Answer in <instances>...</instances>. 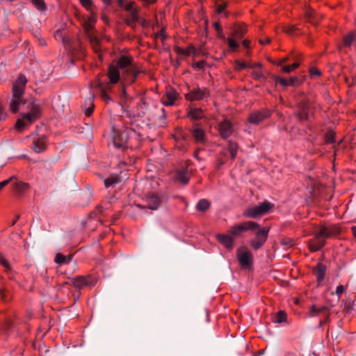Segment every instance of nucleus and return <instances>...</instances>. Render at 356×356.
Here are the masks:
<instances>
[{"label": "nucleus", "mask_w": 356, "mask_h": 356, "mask_svg": "<svg viewBox=\"0 0 356 356\" xmlns=\"http://www.w3.org/2000/svg\"><path fill=\"white\" fill-rule=\"evenodd\" d=\"M140 72V68L134 63L131 56L122 55L115 59L108 67L109 83L111 84L118 83L120 80V73L122 80L133 83Z\"/></svg>", "instance_id": "nucleus-1"}, {"label": "nucleus", "mask_w": 356, "mask_h": 356, "mask_svg": "<svg viewBox=\"0 0 356 356\" xmlns=\"http://www.w3.org/2000/svg\"><path fill=\"white\" fill-rule=\"evenodd\" d=\"M26 112L16 121L15 129L22 132L41 117V106L34 100L26 102Z\"/></svg>", "instance_id": "nucleus-2"}, {"label": "nucleus", "mask_w": 356, "mask_h": 356, "mask_svg": "<svg viewBox=\"0 0 356 356\" xmlns=\"http://www.w3.org/2000/svg\"><path fill=\"white\" fill-rule=\"evenodd\" d=\"M339 232L340 229L337 225L321 227L314 238L309 240L308 243L309 250L312 252L320 250L325 245L327 238L337 235Z\"/></svg>", "instance_id": "nucleus-3"}, {"label": "nucleus", "mask_w": 356, "mask_h": 356, "mask_svg": "<svg viewBox=\"0 0 356 356\" xmlns=\"http://www.w3.org/2000/svg\"><path fill=\"white\" fill-rule=\"evenodd\" d=\"M259 228V225L254 221H246L231 226L229 229V234L236 238L243 237L244 234L249 230H255Z\"/></svg>", "instance_id": "nucleus-4"}, {"label": "nucleus", "mask_w": 356, "mask_h": 356, "mask_svg": "<svg viewBox=\"0 0 356 356\" xmlns=\"http://www.w3.org/2000/svg\"><path fill=\"white\" fill-rule=\"evenodd\" d=\"M129 129H113V145L115 148H125L127 147V142L129 135Z\"/></svg>", "instance_id": "nucleus-5"}, {"label": "nucleus", "mask_w": 356, "mask_h": 356, "mask_svg": "<svg viewBox=\"0 0 356 356\" xmlns=\"http://www.w3.org/2000/svg\"><path fill=\"white\" fill-rule=\"evenodd\" d=\"M237 259L243 268H248L252 263L253 255L245 246L240 247L236 250Z\"/></svg>", "instance_id": "nucleus-6"}, {"label": "nucleus", "mask_w": 356, "mask_h": 356, "mask_svg": "<svg viewBox=\"0 0 356 356\" xmlns=\"http://www.w3.org/2000/svg\"><path fill=\"white\" fill-rule=\"evenodd\" d=\"M257 229L255 238L250 242V246L254 250L259 249L266 243L269 232V227H267Z\"/></svg>", "instance_id": "nucleus-7"}, {"label": "nucleus", "mask_w": 356, "mask_h": 356, "mask_svg": "<svg viewBox=\"0 0 356 356\" xmlns=\"http://www.w3.org/2000/svg\"><path fill=\"white\" fill-rule=\"evenodd\" d=\"M209 90L207 88L195 87L186 93L185 97L191 102L199 101L209 97Z\"/></svg>", "instance_id": "nucleus-8"}, {"label": "nucleus", "mask_w": 356, "mask_h": 356, "mask_svg": "<svg viewBox=\"0 0 356 356\" xmlns=\"http://www.w3.org/2000/svg\"><path fill=\"white\" fill-rule=\"evenodd\" d=\"M26 83L27 79L26 76L23 74H19L17 79L13 83L12 95H14L15 97H23Z\"/></svg>", "instance_id": "nucleus-9"}, {"label": "nucleus", "mask_w": 356, "mask_h": 356, "mask_svg": "<svg viewBox=\"0 0 356 356\" xmlns=\"http://www.w3.org/2000/svg\"><path fill=\"white\" fill-rule=\"evenodd\" d=\"M270 115V113L268 110H261L252 112L250 114L248 121L252 124H259L260 122Z\"/></svg>", "instance_id": "nucleus-10"}, {"label": "nucleus", "mask_w": 356, "mask_h": 356, "mask_svg": "<svg viewBox=\"0 0 356 356\" xmlns=\"http://www.w3.org/2000/svg\"><path fill=\"white\" fill-rule=\"evenodd\" d=\"M145 205H138L140 208H148L152 210L156 209L160 204V199L158 195L155 194L147 195L145 197Z\"/></svg>", "instance_id": "nucleus-11"}, {"label": "nucleus", "mask_w": 356, "mask_h": 356, "mask_svg": "<svg viewBox=\"0 0 356 356\" xmlns=\"http://www.w3.org/2000/svg\"><path fill=\"white\" fill-rule=\"evenodd\" d=\"M179 94L173 88L167 89L161 99L162 103L165 106H172L175 104Z\"/></svg>", "instance_id": "nucleus-12"}, {"label": "nucleus", "mask_w": 356, "mask_h": 356, "mask_svg": "<svg viewBox=\"0 0 356 356\" xmlns=\"http://www.w3.org/2000/svg\"><path fill=\"white\" fill-rule=\"evenodd\" d=\"M47 138L46 136H40L33 140L32 149L37 153H41L44 151L47 147Z\"/></svg>", "instance_id": "nucleus-13"}, {"label": "nucleus", "mask_w": 356, "mask_h": 356, "mask_svg": "<svg viewBox=\"0 0 356 356\" xmlns=\"http://www.w3.org/2000/svg\"><path fill=\"white\" fill-rule=\"evenodd\" d=\"M218 131L222 138H229L233 133L231 122L226 120L220 122L218 125Z\"/></svg>", "instance_id": "nucleus-14"}, {"label": "nucleus", "mask_w": 356, "mask_h": 356, "mask_svg": "<svg viewBox=\"0 0 356 356\" xmlns=\"http://www.w3.org/2000/svg\"><path fill=\"white\" fill-rule=\"evenodd\" d=\"M216 238L227 249H228V250L233 249V248L234 246V238L230 234H219L216 235Z\"/></svg>", "instance_id": "nucleus-15"}, {"label": "nucleus", "mask_w": 356, "mask_h": 356, "mask_svg": "<svg viewBox=\"0 0 356 356\" xmlns=\"http://www.w3.org/2000/svg\"><path fill=\"white\" fill-rule=\"evenodd\" d=\"M26 102L24 101L22 97L12 95L9 103V109L13 113H17L20 108L22 104H26Z\"/></svg>", "instance_id": "nucleus-16"}, {"label": "nucleus", "mask_w": 356, "mask_h": 356, "mask_svg": "<svg viewBox=\"0 0 356 356\" xmlns=\"http://www.w3.org/2000/svg\"><path fill=\"white\" fill-rule=\"evenodd\" d=\"M247 33V27L244 24H235L233 27V32L232 36L238 40L241 39L243 35Z\"/></svg>", "instance_id": "nucleus-17"}, {"label": "nucleus", "mask_w": 356, "mask_h": 356, "mask_svg": "<svg viewBox=\"0 0 356 356\" xmlns=\"http://www.w3.org/2000/svg\"><path fill=\"white\" fill-rule=\"evenodd\" d=\"M193 136L196 143L203 144L205 142L204 131L197 125L193 127Z\"/></svg>", "instance_id": "nucleus-18"}, {"label": "nucleus", "mask_w": 356, "mask_h": 356, "mask_svg": "<svg viewBox=\"0 0 356 356\" xmlns=\"http://www.w3.org/2000/svg\"><path fill=\"white\" fill-rule=\"evenodd\" d=\"M325 272L326 266L322 263H318L315 268L316 281L318 285L324 280Z\"/></svg>", "instance_id": "nucleus-19"}, {"label": "nucleus", "mask_w": 356, "mask_h": 356, "mask_svg": "<svg viewBox=\"0 0 356 356\" xmlns=\"http://www.w3.org/2000/svg\"><path fill=\"white\" fill-rule=\"evenodd\" d=\"M249 68H252V78L257 80H259L264 78L263 71L261 69V65L260 63H254L249 65Z\"/></svg>", "instance_id": "nucleus-20"}, {"label": "nucleus", "mask_w": 356, "mask_h": 356, "mask_svg": "<svg viewBox=\"0 0 356 356\" xmlns=\"http://www.w3.org/2000/svg\"><path fill=\"white\" fill-rule=\"evenodd\" d=\"M243 216L247 218H256L261 215V212L259 211L257 205L251 206L247 208L244 212Z\"/></svg>", "instance_id": "nucleus-21"}, {"label": "nucleus", "mask_w": 356, "mask_h": 356, "mask_svg": "<svg viewBox=\"0 0 356 356\" xmlns=\"http://www.w3.org/2000/svg\"><path fill=\"white\" fill-rule=\"evenodd\" d=\"M90 277L79 276L73 279V284L75 287L82 288L90 284Z\"/></svg>", "instance_id": "nucleus-22"}, {"label": "nucleus", "mask_w": 356, "mask_h": 356, "mask_svg": "<svg viewBox=\"0 0 356 356\" xmlns=\"http://www.w3.org/2000/svg\"><path fill=\"white\" fill-rule=\"evenodd\" d=\"M30 185L28 183L21 181H15L13 185V190L17 193H23L28 191Z\"/></svg>", "instance_id": "nucleus-23"}, {"label": "nucleus", "mask_w": 356, "mask_h": 356, "mask_svg": "<svg viewBox=\"0 0 356 356\" xmlns=\"http://www.w3.org/2000/svg\"><path fill=\"white\" fill-rule=\"evenodd\" d=\"M327 310L328 307L327 306L316 307L313 305L309 307V316L311 317L317 316L319 314L327 312Z\"/></svg>", "instance_id": "nucleus-24"}, {"label": "nucleus", "mask_w": 356, "mask_h": 356, "mask_svg": "<svg viewBox=\"0 0 356 356\" xmlns=\"http://www.w3.org/2000/svg\"><path fill=\"white\" fill-rule=\"evenodd\" d=\"M238 145L236 143L229 140L227 149L230 153V156L232 160L236 157Z\"/></svg>", "instance_id": "nucleus-25"}, {"label": "nucleus", "mask_w": 356, "mask_h": 356, "mask_svg": "<svg viewBox=\"0 0 356 356\" xmlns=\"http://www.w3.org/2000/svg\"><path fill=\"white\" fill-rule=\"evenodd\" d=\"M120 182V178L117 175H111L109 177L105 179L104 186L106 188H110L115 186Z\"/></svg>", "instance_id": "nucleus-26"}, {"label": "nucleus", "mask_w": 356, "mask_h": 356, "mask_svg": "<svg viewBox=\"0 0 356 356\" xmlns=\"http://www.w3.org/2000/svg\"><path fill=\"white\" fill-rule=\"evenodd\" d=\"M257 206L262 216L267 213L273 207V204L268 201H264Z\"/></svg>", "instance_id": "nucleus-27"}, {"label": "nucleus", "mask_w": 356, "mask_h": 356, "mask_svg": "<svg viewBox=\"0 0 356 356\" xmlns=\"http://www.w3.org/2000/svg\"><path fill=\"white\" fill-rule=\"evenodd\" d=\"M355 39V34L353 32H350L346 35L343 39V47H349L353 43Z\"/></svg>", "instance_id": "nucleus-28"}, {"label": "nucleus", "mask_w": 356, "mask_h": 356, "mask_svg": "<svg viewBox=\"0 0 356 356\" xmlns=\"http://www.w3.org/2000/svg\"><path fill=\"white\" fill-rule=\"evenodd\" d=\"M92 48L96 53H99L101 51L100 42L99 38L96 35H90L89 38Z\"/></svg>", "instance_id": "nucleus-29"}, {"label": "nucleus", "mask_w": 356, "mask_h": 356, "mask_svg": "<svg viewBox=\"0 0 356 356\" xmlns=\"http://www.w3.org/2000/svg\"><path fill=\"white\" fill-rule=\"evenodd\" d=\"M188 115L195 120H200L204 117L203 111L200 108H192L188 113Z\"/></svg>", "instance_id": "nucleus-30"}, {"label": "nucleus", "mask_w": 356, "mask_h": 356, "mask_svg": "<svg viewBox=\"0 0 356 356\" xmlns=\"http://www.w3.org/2000/svg\"><path fill=\"white\" fill-rule=\"evenodd\" d=\"M210 205V202L208 200L202 199L196 204V209L199 211L204 212L209 209Z\"/></svg>", "instance_id": "nucleus-31"}, {"label": "nucleus", "mask_w": 356, "mask_h": 356, "mask_svg": "<svg viewBox=\"0 0 356 356\" xmlns=\"http://www.w3.org/2000/svg\"><path fill=\"white\" fill-rule=\"evenodd\" d=\"M237 40H238L232 35L227 38V41L228 42L229 47L230 49L233 51H235L239 47V44L237 42Z\"/></svg>", "instance_id": "nucleus-32"}, {"label": "nucleus", "mask_w": 356, "mask_h": 356, "mask_svg": "<svg viewBox=\"0 0 356 356\" xmlns=\"http://www.w3.org/2000/svg\"><path fill=\"white\" fill-rule=\"evenodd\" d=\"M176 179L183 184H186L189 180L187 172L184 171H178L177 172Z\"/></svg>", "instance_id": "nucleus-33"}, {"label": "nucleus", "mask_w": 356, "mask_h": 356, "mask_svg": "<svg viewBox=\"0 0 356 356\" xmlns=\"http://www.w3.org/2000/svg\"><path fill=\"white\" fill-rule=\"evenodd\" d=\"M33 6L40 12L46 10V4L44 0H31Z\"/></svg>", "instance_id": "nucleus-34"}, {"label": "nucleus", "mask_w": 356, "mask_h": 356, "mask_svg": "<svg viewBox=\"0 0 356 356\" xmlns=\"http://www.w3.org/2000/svg\"><path fill=\"white\" fill-rule=\"evenodd\" d=\"M0 298L3 302H6L11 299V295L6 289L0 288Z\"/></svg>", "instance_id": "nucleus-35"}, {"label": "nucleus", "mask_w": 356, "mask_h": 356, "mask_svg": "<svg viewBox=\"0 0 356 356\" xmlns=\"http://www.w3.org/2000/svg\"><path fill=\"white\" fill-rule=\"evenodd\" d=\"M294 80H295V79H293V78H291L289 80H287L284 78L279 77V76L275 78L276 83H278L283 86L292 85L294 82Z\"/></svg>", "instance_id": "nucleus-36"}, {"label": "nucleus", "mask_w": 356, "mask_h": 356, "mask_svg": "<svg viewBox=\"0 0 356 356\" xmlns=\"http://www.w3.org/2000/svg\"><path fill=\"white\" fill-rule=\"evenodd\" d=\"M127 22L131 24L136 22L138 20V12L136 9H134L130 12L129 15L127 17Z\"/></svg>", "instance_id": "nucleus-37"}, {"label": "nucleus", "mask_w": 356, "mask_h": 356, "mask_svg": "<svg viewBox=\"0 0 356 356\" xmlns=\"http://www.w3.org/2000/svg\"><path fill=\"white\" fill-rule=\"evenodd\" d=\"M250 63H246L243 61H241L239 60L235 61V66L234 69L236 71H241L242 70L249 67V65H250Z\"/></svg>", "instance_id": "nucleus-38"}, {"label": "nucleus", "mask_w": 356, "mask_h": 356, "mask_svg": "<svg viewBox=\"0 0 356 356\" xmlns=\"http://www.w3.org/2000/svg\"><path fill=\"white\" fill-rule=\"evenodd\" d=\"M298 116L300 120H306L308 118L307 106L304 104L301 111L298 113Z\"/></svg>", "instance_id": "nucleus-39"}, {"label": "nucleus", "mask_w": 356, "mask_h": 356, "mask_svg": "<svg viewBox=\"0 0 356 356\" xmlns=\"http://www.w3.org/2000/svg\"><path fill=\"white\" fill-rule=\"evenodd\" d=\"M87 102L89 105L88 108L86 110L85 114L86 116H90L94 109V104H93V97H90L87 99Z\"/></svg>", "instance_id": "nucleus-40"}, {"label": "nucleus", "mask_w": 356, "mask_h": 356, "mask_svg": "<svg viewBox=\"0 0 356 356\" xmlns=\"http://www.w3.org/2000/svg\"><path fill=\"white\" fill-rule=\"evenodd\" d=\"M299 65H300L299 63H294L292 65H285V66H283V67L282 68V71L284 73H289V72H292L293 70L298 67Z\"/></svg>", "instance_id": "nucleus-41"}, {"label": "nucleus", "mask_w": 356, "mask_h": 356, "mask_svg": "<svg viewBox=\"0 0 356 356\" xmlns=\"http://www.w3.org/2000/svg\"><path fill=\"white\" fill-rule=\"evenodd\" d=\"M83 29H84V31L87 33L88 38H90V35H95L93 34V31H94V25L93 24H90L87 22H85L83 24Z\"/></svg>", "instance_id": "nucleus-42"}, {"label": "nucleus", "mask_w": 356, "mask_h": 356, "mask_svg": "<svg viewBox=\"0 0 356 356\" xmlns=\"http://www.w3.org/2000/svg\"><path fill=\"white\" fill-rule=\"evenodd\" d=\"M286 318H287V315H286V312L284 311H280L277 314L275 321L277 323H280L282 322H285L286 321Z\"/></svg>", "instance_id": "nucleus-43"}, {"label": "nucleus", "mask_w": 356, "mask_h": 356, "mask_svg": "<svg viewBox=\"0 0 356 356\" xmlns=\"http://www.w3.org/2000/svg\"><path fill=\"white\" fill-rule=\"evenodd\" d=\"M0 264L5 268V270H10V263L1 254H0Z\"/></svg>", "instance_id": "nucleus-44"}, {"label": "nucleus", "mask_w": 356, "mask_h": 356, "mask_svg": "<svg viewBox=\"0 0 356 356\" xmlns=\"http://www.w3.org/2000/svg\"><path fill=\"white\" fill-rule=\"evenodd\" d=\"M213 26H214L216 31H217L218 37L219 38L225 40V35L222 32V29L220 24L218 22H215V23H213Z\"/></svg>", "instance_id": "nucleus-45"}, {"label": "nucleus", "mask_w": 356, "mask_h": 356, "mask_svg": "<svg viewBox=\"0 0 356 356\" xmlns=\"http://www.w3.org/2000/svg\"><path fill=\"white\" fill-rule=\"evenodd\" d=\"M54 261L59 265L66 264V256H64L60 253H58L55 257Z\"/></svg>", "instance_id": "nucleus-46"}, {"label": "nucleus", "mask_w": 356, "mask_h": 356, "mask_svg": "<svg viewBox=\"0 0 356 356\" xmlns=\"http://www.w3.org/2000/svg\"><path fill=\"white\" fill-rule=\"evenodd\" d=\"M185 56H195L196 54V49L193 46L190 45L186 49H184Z\"/></svg>", "instance_id": "nucleus-47"}, {"label": "nucleus", "mask_w": 356, "mask_h": 356, "mask_svg": "<svg viewBox=\"0 0 356 356\" xmlns=\"http://www.w3.org/2000/svg\"><path fill=\"white\" fill-rule=\"evenodd\" d=\"M81 5L88 10H92V0H79Z\"/></svg>", "instance_id": "nucleus-48"}, {"label": "nucleus", "mask_w": 356, "mask_h": 356, "mask_svg": "<svg viewBox=\"0 0 356 356\" xmlns=\"http://www.w3.org/2000/svg\"><path fill=\"white\" fill-rule=\"evenodd\" d=\"M97 21L96 15L93 12H91L90 15L88 17V19L86 22L95 25V22Z\"/></svg>", "instance_id": "nucleus-49"}, {"label": "nucleus", "mask_w": 356, "mask_h": 356, "mask_svg": "<svg viewBox=\"0 0 356 356\" xmlns=\"http://www.w3.org/2000/svg\"><path fill=\"white\" fill-rule=\"evenodd\" d=\"M7 113L5 111L3 105L0 103V121L4 120L7 118Z\"/></svg>", "instance_id": "nucleus-50"}, {"label": "nucleus", "mask_w": 356, "mask_h": 356, "mask_svg": "<svg viewBox=\"0 0 356 356\" xmlns=\"http://www.w3.org/2000/svg\"><path fill=\"white\" fill-rule=\"evenodd\" d=\"M343 291H344V287L343 285H339L337 287L335 293L338 296L339 299L341 298Z\"/></svg>", "instance_id": "nucleus-51"}, {"label": "nucleus", "mask_w": 356, "mask_h": 356, "mask_svg": "<svg viewBox=\"0 0 356 356\" xmlns=\"http://www.w3.org/2000/svg\"><path fill=\"white\" fill-rule=\"evenodd\" d=\"M174 51L178 56H185V51L184 48L180 47H175Z\"/></svg>", "instance_id": "nucleus-52"}, {"label": "nucleus", "mask_w": 356, "mask_h": 356, "mask_svg": "<svg viewBox=\"0 0 356 356\" xmlns=\"http://www.w3.org/2000/svg\"><path fill=\"white\" fill-rule=\"evenodd\" d=\"M227 7V3L219 4L216 7V12L218 13H222Z\"/></svg>", "instance_id": "nucleus-53"}, {"label": "nucleus", "mask_w": 356, "mask_h": 356, "mask_svg": "<svg viewBox=\"0 0 356 356\" xmlns=\"http://www.w3.org/2000/svg\"><path fill=\"white\" fill-rule=\"evenodd\" d=\"M205 63L204 61H197L193 65V67H196L198 69H203L204 67Z\"/></svg>", "instance_id": "nucleus-54"}, {"label": "nucleus", "mask_w": 356, "mask_h": 356, "mask_svg": "<svg viewBox=\"0 0 356 356\" xmlns=\"http://www.w3.org/2000/svg\"><path fill=\"white\" fill-rule=\"evenodd\" d=\"M309 72L312 76H319L321 74V72L315 67L310 69Z\"/></svg>", "instance_id": "nucleus-55"}, {"label": "nucleus", "mask_w": 356, "mask_h": 356, "mask_svg": "<svg viewBox=\"0 0 356 356\" xmlns=\"http://www.w3.org/2000/svg\"><path fill=\"white\" fill-rule=\"evenodd\" d=\"M101 97L105 102H108L111 99L110 97L107 95V93L104 90L102 91Z\"/></svg>", "instance_id": "nucleus-56"}, {"label": "nucleus", "mask_w": 356, "mask_h": 356, "mask_svg": "<svg viewBox=\"0 0 356 356\" xmlns=\"http://www.w3.org/2000/svg\"><path fill=\"white\" fill-rule=\"evenodd\" d=\"M125 9L127 10H129L130 12H131V10H133L134 9V3L133 2H130V3H127L125 6Z\"/></svg>", "instance_id": "nucleus-57"}, {"label": "nucleus", "mask_w": 356, "mask_h": 356, "mask_svg": "<svg viewBox=\"0 0 356 356\" xmlns=\"http://www.w3.org/2000/svg\"><path fill=\"white\" fill-rule=\"evenodd\" d=\"M250 43V40H244L242 42L243 46L245 48L249 47Z\"/></svg>", "instance_id": "nucleus-58"}, {"label": "nucleus", "mask_w": 356, "mask_h": 356, "mask_svg": "<svg viewBox=\"0 0 356 356\" xmlns=\"http://www.w3.org/2000/svg\"><path fill=\"white\" fill-rule=\"evenodd\" d=\"M270 40L269 38H266L265 40H261V39L259 40V42L262 44H268V43H270Z\"/></svg>", "instance_id": "nucleus-59"}, {"label": "nucleus", "mask_w": 356, "mask_h": 356, "mask_svg": "<svg viewBox=\"0 0 356 356\" xmlns=\"http://www.w3.org/2000/svg\"><path fill=\"white\" fill-rule=\"evenodd\" d=\"M288 60V58L287 57H285L281 60H280L278 62H277V65H282L283 63H285Z\"/></svg>", "instance_id": "nucleus-60"}, {"label": "nucleus", "mask_w": 356, "mask_h": 356, "mask_svg": "<svg viewBox=\"0 0 356 356\" xmlns=\"http://www.w3.org/2000/svg\"><path fill=\"white\" fill-rule=\"evenodd\" d=\"M164 33H165V30L163 29L161 30L160 33L156 34V37H159V35H161L162 37V39H165V36L163 35Z\"/></svg>", "instance_id": "nucleus-61"}, {"label": "nucleus", "mask_w": 356, "mask_h": 356, "mask_svg": "<svg viewBox=\"0 0 356 356\" xmlns=\"http://www.w3.org/2000/svg\"><path fill=\"white\" fill-rule=\"evenodd\" d=\"M327 142L330 143H334V140L333 136H331L330 137V136H327Z\"/></svg>", "instance_id": "nucleus-62"}, {"label": "nucleus", "mask_w": 356, "mask_h": 356, "mask_svg": "<svg viewBox=\"0 0 356 356\" xmlns=\"http://www.w3.org/2000/svg\"><path fill=\"white\" fill-rule=\"evenodd\" d=\"M72 256L69 255L66 257V264H68L72 260Z\"/></svg>", "instance_id": "nucleus-63"}, {"label": "nucleus", "mask_w": 356, "mask_h": 356, "mask_svg": "<svg viewBox=\"0 0 356 356\" xmlns=\"http://www.w3.org/2000/svg\"><path fill=\"white\" fill-rule=\"evenodd\" d=\"M352 230H353V235H354V236H355V238L356 239V227H353L352 228Z\"/></svg>", "instance_id": "nucleus-64"}]
</instances>
